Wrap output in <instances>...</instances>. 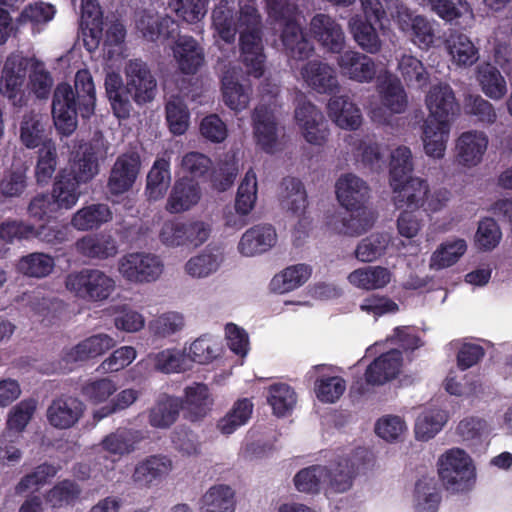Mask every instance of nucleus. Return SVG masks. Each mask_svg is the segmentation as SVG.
Wrapping results in <instances>:
<instances>
[{"mask_svg": "<svg viewBox=\"0 0 512 512\" xmlns=\"http://www.w3.org/2000/svg\"><path fill=\"white\" fill-rule=\"evenodd\" d=\"M215 44L220 41L232 45L237 31L240 32V49L243 62L250 75L260 77L264 72L265 55L261 38L259 14L254 6L235 9L231 0H221L212 13Z\"/></svg>", "mask_w": 512, "mask_h": 512, "instance_id": "nucleus-1", "label": "nucleus"}, {"mask_svg": "<svg viewBox=\"0 0 512 512\" xmlns=\"http://www.w3.org/2000/svg\"><path fill=\"white\" fill-rule=\"evenodd\" d=\"M96 92L90 72L79 70L75 75L74 89L67 83H60L54 90L52 117L61 137H69L78 126V114L90 118L95 110Z\"/></svg>", "mask_w": 512, "mask_h": 512, "instance_id": "nucleus-2", "label": "nucleus"}, {"mask_svg": "<svg viewBox=\"0 0 512 512\" xmlns=\"http://www.w3.org/2000/svg\"><path fill=\"white\" fill-rule=\"evenodd\" d=\"M398 185H390L397 208L437 213L443 210L449 200L450 192L443 188L431 189L427 180L420 177H405L398 180Z\"/></svg>", "mask_w": 512, "mask_h": 512, "instance_id": "nucleus-3", "label": "nucleus"}, {"mask_svg": "<svg viewBox=\"0 0 512 512\" xmlns=\"http://www.w3.org/2000/svg\"><path fill=\"white\" fill-rule=\"evenodd\" d=\"M269 18L281 28V40L288 54L298 60L308 58L313 47L305 38L301 20L293 4L287 0H267Z\"/></svg>", "mask_w": 512, "mask_h": 512, "instance_id": "nucleus-4", "label": "nucleus"}, {"mask_svg": "<svg viewBox=\"0 0 512 512\" xmlns=\"http://www.w3.org/2000/svg\"><path fill=\"white\" fill-rule=\"evenodd\" d=\"M438 476L444 487L455 493L472 489L476 481L474 460L464 449L452 447L437 459Z\"/></svg>", "mask_w": 512, "mask_h": 512, "instance_id": "nucleus-5", "label": "nucleus"}, {"mask_svg": "<svg viewBox=\"0 0 512 512\" xmlns=\"http://www.w3.org/2000/svg\"><path fill=\"white\" fill-rule=\"evenodd\" d=\"M66 290L77 299L85 302H104L115 291L116 282L106 272L98 268H82L65 276Z\"/></svg>", "mask_w": 512, "mask_h": 512, "instance_id": "nucleus-6", "label": "nucleus"}, {"mask_svg": "<svg viewBox=\"0 0 512 512\" xmlns=\"http://www.w3.org/2000/svg\"><path fill=\"white\" fill-rule=\"evenodd\" d=\"M214 399L208 386L203 383H192L184 390V402L174 397L162 399V427L173 423L180 408L191 421L206 417L212 409Z\"/></svg>", "mask_w": 512, "mask_h": 512, "instance_id": "nucleus-7", "label": "nucleus"}, {"mask_svg": "<svg viewBox=\"0 0 512 512\" xmlns=\"http://www.w3.org/2000/svg\"><path fill=\"white\" fill-rule=\"evenodd\" d=\"M377 91L380 103L371 102L368 106V115L376 123L388 124L393 114L405 111L407 96L399 79L387 72L379 76Z\"/></svg>", "mask_w": 512, "mask_h": 512, "instance_id": "nucleus-8", "label": "nucleus"}, {"mask_svg": "<svg viewBox=\"0 0 512 512\" xmlns=\"http://www.w3.org/2000/svg\"><path fill=\"white\" fill-rule=\"evenodd\" d=\"M339 467L333 475L321 465L302 469L294 477L295 487L300 492L315 493L323 484L329 483L338 492L346 491L351 486L354 472L347 461L339 464Z\"/></svg>", "mask_w": 512, "mask_h": 512, "instance_id": "nucleus-9", "label": "nucleus"}, {"mask_svg": "<svg viewBox=\"0 0 512 512\" xmlns=\"http://www.w3.org/2000/svg\"><path fill=\"white\" fill-rule=\"evenodd\" d=\"M388 10L399 29L406 33L414 45L428 50L435 41L433 24L424 16L413 14L403 3L391 0Z\"/></svg>", "mask_w": 512, "mask_h": 512, "instance_id": "nucleus-10", "label": "nucleus"}, {"mask_svg": "<svg viewBox=\"0 0 512 512\" xmlns=\"http://www.w3.org/2000/svg\"><path fill=\"white\" fill-rule=\"evenodd\" d=\"M367 23L362 22L358 16L349 21V29L358 45L369 53H376L381 48V40L373 23H379L384 29L382 19L385 11L379 0H360Z\"/></svg>", "mask_w": 512, "mask_h": 512, "instance_id": "nucleus-11", "label": "nucleus"}, {"mask_svg": "<svg viewBox=\"0 0 512 512\" xmlns=\"http://www.w3.org/2000/svg\"><path fill=\"white\" fill-rule=\"evenodd\" d=\"M277 87L275 85L262 96V103L254 112V134L257 144L267 153H273L278 147L275 112L277 109Z\"/></svg>", "mask_w": 512, "mask_h": 512, "instance_id": "nucleus-12", "label": "nucleus"}, {"mask_svg": "<svg viewBox=\"0 0 512 512\" xmlns=\"http://www.w3.org/2000/svg\"><path fill=\"white\" fill-rule=\"evenodd\" d=\"M294 119L301 135L309 144H325L329 131L323 113L314 104L306 100L299 101Z\"/></svg>", "mask_w": 512, "mask_h": 512, "instance_id": "nucleus-13", "label": "nucleus"}, {"mask_svg": "<svg viewBox=\"0 0 512 512\" xmlns=\"http://www.w3.org/2000/svg\"><path fill=\"white\" fill-rule=\"evenodd\" d=\"M127 93L137 104L154 99L157 83L149 67L141 60H129L125 66Z\"/></svg>", "mask_w": 512, "mask_h": 512, "instance_id": "nucleus-14", "label": "nucleus"}, {"mask_svg": "<svg viewBox=\"0 0 512 512\" xmlns=\"http://www.w3.org/2000/svg\"><path fill=\"white\" fill-rule=\"evenodd\" d=\"M160 260L157 256L135 252L123 256L119 261V272L127 281L142 283L156 280Z\"/></svg>", "mask_w": 512, "mask_h": 512, "instance_id": "nucleus-15", "label": "nucleus"}, {"mask_svg": "<svg viewBox=\"0 0 512 512\" xmlns=\"http://www.w3.org/2000/svg\"><path fill=\"white\" fill-rule=\"evenodd\" d=\"M425 106L428 110L426 120L449 121L458 112L459 107L452 88L448 84L439 83L430 87L425 96Z\"/></svg>", "mask_w": 512, "mask_h": 512, "instance_id": "nucleus-16", "label": "nucleus"}, {"mask_svg": "<svg viewBox=\"0 0 512 512\" xmlns=\"http://www.w3.org/2000/svg\"><path fill=\"white\" fill-rule=\"evenodd\" d=\"M489 139L484 131L469 130L461 133L456 140V158L460 165L472 168L478 166L487 151Z\"/></svg>", "mask_w": 512, "mask_h": 512, "instance_id": "nucleus-17", "label": "nucleus"}, {"mask_svg": "<svg viewBox=\"0 0 512 512\" xmlns=\"http://www.w3.org/2000/svg\"><path fill=\"white\" fill-rule=\"evenodd\" d=\"M140 169V158L136 153L120 155L110 172L108 189L113 195H120L130 190Z\"/></svg>", "mask_w": 512, "mask_h": 512, "instance_id": "nucleus-18", "label": "nucleus"}, {"mask_svg": "<svg viewBox=\"0 0 512 512\" xmlns=\"http://www.w3.org/2000/svg\"><path fill=\"white\" fill-rule=\"evenodd\" d=\"M310 33L326 50L340 53L345 45L343 29L335 19L326 14H316L310 21Z\"/></svg>", "mask_w": 512, "mask_h": 512, "instance_id": "nucleus-19", "label": "nucleus"}, {"mask_svg": "<svg viewBox=\"0 0 512 512\" xmlns=\"http://www.w3.org/2000/svg\"><path fill=\"white\" fill-rule=\"evenodd\" d=\"M335 193L339 204L345 209H351L368 203L370 188L360 177L347 173L337 179Z\"/></svg>", "mask_w": 512, "mask_h": 512, "instance_id": "nucleus-20", "label": "nucleus"}, {"mask_svg": "<svg viewBox=\"0 0 512 512\" xmlns=\"http://www.w3.org/2000/svg\"><path fill=\"white\" fill-rule=\"evenodd\" d=\"M337 64L343 76L359 83L371 82L376 74L374 61L357 51H345L338 57Z\"/></svg>", "mask_w": 512, "mask_h": 512, "instance_id": "nucleus-21", "label": "nucleus"}, {"mask_svg": "<svg viewBox=\"0 0 512 512\" xmlns=\"http://www.w3.org/2000/svg\"><path fill=\"white\" fill-rule=\"evenodd\" d=\"M403 357L400 351L393 349L381 354L366 369L365 379L371 385H383L396 378L402 371Z\"/></svg>", "mask_w": 512, "mask_h": 512, "instance_id": "nucleus-22", "label": "nucleus"}, {"mask_svg": "<svg viewBox=\"0 0 512 512\" xmlns=\"http://www.w3.org/2000/svg\"><path fill=\"white\" fill-rule=\"evenodd\" d=\"M277 243V233L271 225H256L248 229L238 243V251L246 257L267 252Z\"/></svg>", "mask_w": 512, "mask_h": 512, "instance_id": "nucleus-23", "label": "nucleus"}, {"mask_svg": "<svg viewBox=\"0 0 512 512\" xmlns=\"http://www.w3.org/2000/svg\"><path fill=\"white\" fill-rule=\"evenodd\" d=\"M76 252L88 259L105 260L118 252L116 240L107 233L88 234L75 242Z\"/></svg>", "mask_w": 512, "mask_h": 512, "instance_id": "nucleus-24", "label": "nucleus"}, {"mask_svg": "<svg viewBox=\"0 0 512 512\" xmlns=\"http://www.w3.org/2000/svg\"><path fill=\"white\" fill-rule=\"evenodd\" d=\"M81 27L85 47L91 52L98 47L103 36V12L97 0H82Z\"/></svg>", "mask_w": 512, "mask_h": 512, "instance_id": "nucleus-25", "label": "nucleus"}, {"mask_svg": "<svg viewBox=\"0 0 512 512\" xmlns=\"http://www.w3.org/2000/svg\"><path fill=\"white\" fill-rule=\"evenodd\" d=\"M329 118L341 129L356 130L362 125L360 108L348 97H332L327 105Z\"/></svg>", "mask_w": 512, "mask_h": 512, "instance_id": "nucleus-26", "label": "nucleus"}, {"mask_svg": "<svg viewBox=\"0 0 512 512\" xmlns=\"http://www.w3.org/2000/svg\"><path fill=\"white\" fill-rule=\"evenodd\" d=\"M84 410L83 403L74 397H61L55 399L47 410L49 423L59 429L73 426L81 417Z\"/></svg>", "mask_w": 512, "mask_h": 512, "instance_id": "nucleus-27", "label": "nucleus"}, {"mask_svg": "<svg viewBox=\"0 0 512 512\" xmlns=\"http://www.w3.org/2000/svg\"><path fill=\"white\" fill-rule=\"evenodd\" d=\"M223 262L224 253L221 248L207 247L185 263L184 271L193 279H205L215 274Z\"/></svg>", "mask_w": 512, "mask_h": 512, "instance_id": "nucleus-28", "label": "nucleus"}, {"mask_svg": "<svg viewBox=\"0 0 512 512\" xmlns=\"http://www.w3.org/2000/svg\"><path fill=\"white\" fill-rule=\"evenodd\" d=\"M116 343V340L107 334L92 335L68 349L64 354V360L72 363L95 358L112 349Z\"/></svg>", "mask_w": 512, "mask_h": 512, "instance_id": "nucleus-29", "label": "nucleus"}, {"mask_svg": "<svg viewBox=\"0 0 512 512\" xmlns=\"http://www.w3.org/2000/svg\"><path fill=\"white\" fill-rule=\"evenodd\" d=\"M99 171L98 156L91 143H81L78 149L72 152L71 172L69 173L79 183H87Z\"/></svg>", "mask_w": 512, "mask_h": 512, "instance_id": "nucleus-30", "label": "nucleus"}, {"mask_svg": "<svg viewBox=\"0 0 512 512\" xmlns=\"http://www.w3.org/2000/svg\"><path fill=\"white\" fill-rule=\"evenodd\" d=\"M280 203L284 210L296 218L306 214L307 193L302 182L294 177L283 179L280 190Z\"/></svg>", "mask_w": 512, "mask_h": 512, "instance_id": "nucleus-31", "label": "nucleus"}, {"mask_svg": "<svg viewBox=\"0 0 512 512\" xmlns=\"http://www.w3.org/2000/svg\"><path fill=\"white\" fill-rule=\"evenodd\" d=\"M239 71L227 70L221 81L223 102L235 112L246 109L250 103V88L239 82Z\"/></svg>", "mask_w": 512, "mask_h": 512, "instance_id": "nucleus-32", "label": "nucleus"}, {"mask_svg": "<svg viewBox=\"0 0 512 512\" xmlns=\"http://www.w3.org/2000/svg\"><path fill=\"white\" fill-rule=\"evenodd\" d=\"M451 124L449 121L436 122L425 120L423 125L422 142L427 156L441 159L445 155L447 142L450 135Z\"/></svg>", "mask_w": 512, "mask_h": 512, "instance_id": "nucleus-33", "label": "nucleus"}, {"mask_svg": "<svg viewBox=\"0 0 512 512\" xmlns=\"http://www.w3.org/2000/svg\"><path fill=\"white\" fill-rule=\"evenodd\" d=\"M449 420V413L438 407L421 411L414 424V435L419 441H429L442 431Z\"/></svg>", "mask_w": 512, "mask_h": 512, "instance_id": "nucleus-34", "label": "nucleus"}, {"mask_svg": "<svg viewBox=\"0 0 512 512\" xmlns=\"http://www.w3.org/2000/svg\"><path fill=\"white\" fill-rule=\"evenodd\" d=\"M392 272L383 266H365L352 271L348 282L362 290L372 291L385 288L392 281Z\"/></svg>", "mask_w": 512, "mask_h": 512, "instance_id": "nucleus-35", "label": "nucleus"}, {"mask_svg": "<svg viewBox=\"0 0 512 512\" xmlns=\"http://www.w3.org/2000/svg\"><path fill=\"white\" fill-rule=\"evenodd\" d=\"M446 50L452 64L467 68L479 60V49L465 34H451L445 42Z\"/></svg>", "mask_w": 512, "mask_h": 512, "instance_id": "nucleus-36", "label": "nucleus"}, {"mask_svg": "<svg viewBox=\"0 0 512 512\" xmlns=\"http://www.w3.org/2000/svg\"><path fill=\"white\" fill-rule=\"evenodd\" d=\"M256 199L257 178L255 172L249 170L238 188L235 203V209L241 216L238 219L227 217L226 224L232 227H243L245 225L243 216L247 215L253 209Z\"/></svg>", "mask_w": 512, "mask_h": 512, "instance_id": "nucleus-37", "label": "nucleus"}, {"mask_svg": "<svg viewBox=\"0 0 512 512\" xmlns=\"http://www.w3.org/2000/svg\"><path fill=\"white\" fill-rule=\"evenodd\" d=\"M476 80L484 95L492 100H501L507 94L508 87L505 77L497 67L490 63H482L477 66Z\"/></svg>", "mask_w": 512, "mask_h": 512, "instance_id": "nucleus-38", "label": "nucleus"}, {"mask_svg": "<svg viewBox=\"0 0 512 512\" xmlns=\"http://www.w3.org/2000/svg\"><path fill=\"white\" fill-rule=\"evenodd\" d=\"M305 83L312 89L320 92H331L338 85L334 69L328 64L312 61L301 70Z\"/></svg>", "mask_w": 512, "mask_h": 512, "instance_id": "nucleus-39", "label": "nucleus"}, {"mask_svg": "<svg viewBox=\"0 0 512 512\" xmlns=\"http://www.w3.org/2000/svg\"><path fill=\"white\" fill-rule=\"evenodd\" d=\"M173 52L180 69L185 73H195L204 61L202 48L190 36H180L173 47Z\"/></svg>", "mask_w": 512, "mask_h": 512, "instance_id": "nucleus-40", "label": "nucleus"}, {"mask_svg": "<svg viewBox=\"0 0 512 512\" xmlns=\"http://www.w3.org/2000/svg\"><path fill=\"white\" fill-rule=\"evenodd\" d=\"M112 220V211L102 203L91 204L79 209L71 218V225L78 231H89L99 228Z\"/></svg>", "mask_w": 512, "mask_h": 512, "instance_id": "nucleus-41", "label": "nucleus"}, {"mask_svg": "<svg viewBox=\"0 0 512 512\" xmlns=\"http://www.w3.org/2000/svg\"><path fill=\"white\" fill-rule=\"evenodd\" d=\"M235 491L228 485L210 487L202 497L201 512H235Z\"/></svg>", "mask_w": 512, "mask_h": 512, "instance_id": "nucleus-42", "label": "nucleus"}, {"mask_svg": "<svg viewBox=\"0 0 512 512\" xmlns=\"http://www.w3.org/2000/svg\"><path fill=\"white\" fill-rule=\"evenodd\" d=\"M143 438V433L139 430L119 428L102 440V447L110 454L120 457L133 452Z\"/></svg>", "mask_w": 512, "mask_h": 512, "instance_id": "nucleus-43", "label": "nucleus"}, {"mask_svg": "<svg viewBox=\"0 0 512 512\" xmlns=\"http://www.w3.org/2000/svg\"><path fill=\"white\" fill-rule=\"evenodd\" d=\"M200 198L199 186L191 180L182 179L174 186L167 209L173 213H180L195 206Z\"/></svg>", "mask_w": 512, "mask_h": 512, "instance_id": "nucleus-44", "label": "nucleus"}, {"mask_svg": "<svg viewBox=\"0 0 512 512\" xmlns=\"http://www.w3.org/2000/svg\"><path fill=\"white\" fill-rule=\"evenodd\" d=\"M80 184L70 174L60 173L56 177L50 196L60 210H69L77 204L81 195Z\"/></svg>", "mask_w": 512, "mask_h": 512, "instance_id": "nucleus-45", "label": "nucleus"}, {"mask_svg": "<svg viewBox=\"0 0 512 512\" xmlns=\"http://www.w3.org/2000/svg\"><path fill=\"white\" fill-rule=\"evenodd\" d=\"M466 251V240L462 238L448 239L442 242L432 253L430 267L435 270L451 267L459 261Z\"/></svg>", "mask_w": 512, "mask_h": 512, "instance_id": "nucleus-46", "label": "nucleus"}, {"mask_svg": "<svg viewBox=\"0 0 512 512\" xmlns=\"http://www.w3.org/2000/svg\"><path fill=\"white\" fill-rule=\"evenodd\" d=\"M325 365L315 366V372L322 375L315 381L314 391L317 399L323 403H335L346 391V381L340 376L326 375Z\"/></svg>", "mask_w": 512, "mask_h": 512, "instance_id": "nucleus-47", "label": "nucleus"}, {"mask_svg": "<svg viewBox=\"0 0 512 512\" xmlns=\"http://www.w3.org/2000/svg\"><path fill=\"white\" fill-rule=\"evenodd\" d=\"M490 424L483 418L468 416L463 418L456 427L457 436L469 447H478L485 442L491 433Z\"/></svg>", "mask_w": 512, "mask_h": 512, "instance_id": "nucleus-48", "label": "nucleus"}, {"mask_svg": "<svg viewBox=\"0 0 512 512\" xmlns=\"http://www.w3.org/2000/svg\"><path fill=\"white\" fill-rule=\"evenodd\" d=\"M105 90L115 116L125 119L129 116L131 103L127 89H123V81L119 74L108 73L105 78Z\"/></svg>", "mask_w": 512, "mask_h": 512, "instance_id": "nucleus-49", "label": "nucleus"}, {"mask_svg": "<svg viewBox=\"0 0 512 512\" xmlns=\"http://www.w3.org/2000/svg\"><path fill=\"white\" fill-rule=\"evenodd\" d=\"M435 13L446 21L469 25L474 18L472 9L465 0H429Z\"/></svg>", "mask_w": 512, "mask_h": 512, "instance_id": "nucleus-50", "label": "nucleus"}, {"mask_svg": "<svg viewBox=\"0 0 512 512\" xmlns=\"http://www.w3.org/2000/svg\"><path fill=\"white\" fill-rule=\"evenodd\" d=\"M310 275L311 270L307 265L290 266L272 278L270 288L275 293L284 294L303 285Z\"/></svg>", "mask_w": 512, "mask_h": 512, "instance_id": "nucleus-51", "label": "nucleus"}, {"mask_svg": "<svg viewBox=\"0 0 512 512\" xmlns=\"http://www.w3.org/2000/svg\"><path fill=\"white\" fill-rule=\"evenodd\" d=\"M349 217L344 218L341 232L349 236H359L370 230L376 221L375 211L366 205L346 209Z\"/></svg>", "mask_w": 512, "mask_h": 512, "instance_id": "nucleus-52", "label": "nucleus"}, {"mask_svg": "<svg viewBox=\"0 0 512 512\" xmlns=\"http://www.w3.org/2000/svg\"><path fill=\"white\" fill-rule=\"evenodd\" d=\"M391 243L390 233H373L359 242L355 257L361 262H373L386 254Z\"/></svg>", "mask_w": 512, "mask_h": 512, "instance_id": "nucleus-53", "label": "nucleus"}, {"mask_svg": "<svg viewBox=\"0 0 512 512\" xmlns=\"http://www.w3.org/2000/svg\"><path fill=\"white\" fill-rule=\"evenodd\" d=\"M267 401L276 416L285 417L295 408L297 395L289 385L277 383L269 387Z\"/></svg>", "mask_w": 512, "mask_h": 512, "instance_id": "nucleus-54", "label": "nucleus"}, {"mask_svg": "<svg viewBox=\"0 0 512 512\" xmlns=\"http://www.w3.org/2000/svg\"><path fill=\"white\" fill-rule=\"evenodd\" d=\"M54 268V258L41 252H34L23 256L17 263L18 272L33 278L47 277Z\"/></svg>", "mask_w": 512, "mask_h": 512, "instance_id": "nucleus-55", "label": "nucleus"}, {"mask_svg": "<svg viewBox=\"0 0 512 512\" xmlns=\"http://www.w3.org/2000/svg\"><path fill=\"white\" fill-rule=\"evenodd\" d=\"M253 411V404L248 399H241L235 402L232 409L222 417L218 423V430L224 435L234 433L239 427L245 425Z\"/></svg>", "mask_w": 512, "mask_h": 512, "instance_id": "nucleus-56", "label": "nucleus"}, {"mask_svg": "<svg viewBox=\"0 0 512 512\" xmlns=\"http://www.w3.org/2000/svg\"><path fill=\"white\" fill-rule=\"evenodd\" d=\"M45 128L39 114L34 112L23 116L20 125V140L28 149H34L44 145L48 141L44 140Z\"/></svg>", "mask_w": 512, "mask_h": 512, "instance_id": "nucleus-57", "label": "nucleus"}, {"mask_svg": "<svg viewBox=\"0 0 512 512\" xmlns=\"http://www.w3.org/2000/svg\"><path fill=\"white\" fill-rule=\"evenodd\" d=\"M440 503V493L433 480H420L415 489L416 512H437Z\"/></svg>", "mask_w": 512, "mask_h": 512, "instance_id": "nucleus-58", "label": "nucleus"}, {"mask_svg": "<svg viewBox=\"0 0 512 512\" xmlns=\"http://www.w3.org/2000/svg\"><path fill=\"white\" fill-rule=\"evenodd\" d=\"M81 489L71 480H63L50 489L46 495V502L53 508L73 505L79 498Z\"/></svg>", "mask_w": 512, "mask_h": 512, "instance_id": "nucleus-59", "label": "nucleus"}, {"mask_svg": "<svg viewBox=\"0 0 512 512\" xmlns=\"http://www.w3.org/2000/svg\"><path fill=\"white\" fill-rule=\"evenodd\" d=\"M501 239L502 231L494 219L484 218L479 222L474 236L478 249L492 251L499 245Z\"/></svg>", "mask_w": 512, "mask_h": 512, "instance_id": "nucleus-60", "label": "nucleus"}, {"mask_svg": "<svg viewBox=\"0 0 512 512\" xmlns=\"http://www.w3.org/2000/svg\"><path fill=\"white\" fill-rule=\"evenodd\" d=\"M359 309L375 320L386 315L396 314L400 310L399 305L394 300L379 294H372L365 297L361 301Z\"/></svg>", "mask_w": 512, "mask_h": 512, "instance_id": "nucleus-61", "label": "nucleus"}, {"mask_svg": "<svg viewBox=\"0 0 512 512\" xmlns=\"http://www.w3.org/2000/svg\"><path fill=\"white\" fill-rule=\"evenodd\" d=\"M445 390L455 396L476 397L482 392L481 383L474 378H461L456 371H450L444 380Z\"/></svg>", "mask_w": 512, "mask_h": 512, "instance_id": "nucleus-62", "label": "nucleus"}, {"mask_svg": "<svg viewBox=\"0 0 512 512\" xmlns=\"http://www.w3.org/2000/svg\"><path fill=\"white\" fill-rule=\"evenodd\" d=\"M57 166V153L54 143L50 140L39 150L35 168L36 180L39 184H46L53 177Z\"/></svg>", "mask_w": 512, "mask_h": 512, "instance_id": "nucleus-63", "label": "nucleus"}, {"mask_svg": "<svg viewBox=\"0 0 512 512\" xmlns=\"http://www.w3.org/2000/svg\"><path fill=\"white\" fill-rule=\"evenodd\" d=\"M208 0H167V7L189 23L200 21L206 14Z\"/></svg>", "mask_w": 512, "mask_h": 512, "instance_id": "nucleus-64", "label": "nucleus"}]
</instances>
